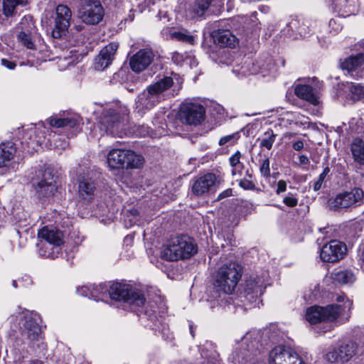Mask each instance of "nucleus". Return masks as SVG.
<instances>
[{
	"label": "nucleus",
	"mask_w": 364,
	"mask_h": 364,
	"mask_svg": "<svg viewBox=\"0 0 364 364\" xmlns=\"http://www.w3.org/2000/svg\"><path fill=\"white\" fill-rule=\"evenodd\" d=\"M213 38L215 42L220 46L232 48L237 43L236 37L230 30H218L215 33Z\"/></svg>",
	"instance_id": "obj_29"
},
{
	"label": "nucleus",
	"mask_w": 364,
	"mask_h": 364,
	"mask_svg": "<svg viewBox=\"0 0 364 364\" xmlns=\"http://www.w3.org/2000/svg\"><path fill=\"white\" fill-rule=\"evenodd\" d=\"M247 349L242 352L236 349L232 353L233 362L235 364H247L252 359V355H256L258 350V342L256 340L251 341L250 344H247Z\"/></svg>",
	"instance_id": "obj_25"
},
{
	"label": "nucleus",
	"mask_w": 364,
	"mask_h": 364,
	"mask_svg": "<svg viewBox=\"0 0 364 364\" xmlns=\"http://www.w3.org/2000/svg\"><path fill=\"white\" fill-rule=\"evenodd\" d=\"M292 147L296 151H300L304 148V143L301 140H298L293 144Z\"/></svg>",
	"instance_id": "obj_57"
},
{
	"label": "nucleus",
	"mask_w": 364,
	"mask_h": 364,
	"mask_svg": "<svg viewBox=\"0 0 364 364\" xmlns=\"http://www.w3.org/2000/svg\"><path fill=\"white\" fill-rule=\"evenodd\" d=\"M144 163V158L131 150L112 149L107 154V164L111 168H137Z\"/></svg>",
	"instance_id": "obj_9"
},
{
	"label": "nucleus",
	"mask_w": 364,
	"mask_h": 364,
	"mask_svg": "<svg viewBox=\"0 0 364 364\" xmlns=\"http://www.w3.org/2000/svg\"><path fill=\"white\" fill-rule=\"evenodd\" d=\"M358 352V345L355 342L348 341L341 344L337 348L330 350L326 357L331 363H344L349 361Z\"/></svg>",
	"instance_id": "obj_15"
},
{
	"label": "nucleus",
	"mask_w": 364,
	"mask_h": 364,
	"mask_svg": "<svg viewBox=\"0 0 364 364\" xmlns=\"http://www.w3.org/2000/svg\"><path fill=\"white\" fill-rule=\"evenodd\" d=\"M81 118L79 115L73 113L63 112L62 114L55 115L49 119V124L53 127H70L80 126Z\"/></svg>",
	"instance_id": "obj_22"
},
{
	"label": "nucleus",
	"mask_w": 364,
	"mask_h": 364,
	"mask_svg": "<svg viewBox=\"0 0 364 364\" xmlns=\"http://www.w3.org/2000/svg\"><path fill=\"white\" fill-rule=\"evenodd\" d=\"M96 191L95 181L89 177H82L79 180L78 193L80 198L87 202L92 200Z\"/></svg>",
	"instance_id": "obj_26"
},
{
	"label": "nucleus",
	"mask_w": 364,
	"mask_h": 364,
	"mask_svg": "<svg viewBox=\"0 0 364 364\" xmlns=\"http://www.w3.org/2000/svg\"><path fill=\"white\" fill-rule=\"evenodd\" d=\"M333 279L341 284H352L355 280V276L351 270H339L333 274Z\"/></svg>",
	"instance_id": "obj_33"
},
{
	"label": "nucleus",
	"mask_w": 364,
	"mask_h": 364,
	"mask_svg": "<svg viewBox=\"0 0 364 364\" xmlns=\"http://www.w3.org/2000/svg\"><path fill=\"white\" fill-rule=\"evenodd\" d=\"M17 28L20 30L19 32H24L26 33H33L35 32V26L33 21V18L31 16H23L20 23H18Z\"/></svg>",
	"instance_id": "obj_38"
},
{
	"label": "nucleus",
	"mask_w": 364,
	"mask_h": 364,
	"mask_svg": "<svg viewBox=\"0 0 364 364\" xmlns=\"http://www.w3.org/2000/svg\"><path fill=\"white\" fill-rule=\"evenodd\" d=\"M32 34L33 33L19 32L18 35V39L28 49H35V43L32 39Z\"/></svg>",
	"instance_id": "obj_43"
},
{
	"label": "nucleus",
	"mask_w": 364,
	"mask_h": 364,
	"mask_svg": "<svg viewBox=\"0 0 364 364\" xmlns=\"http://www.w3.org/2000/svg\"><path fill=\"white\" fill-rule=\"evenodd\" d=\"M151 132V129L149 127L143 124L135 126L133 132L138 136L144 137L149 136Z\"/></svg>",
	"instance_id": "obj_47"
},
{
	"label": "nucleus",
	"mask_w": 364,
	"mask_h": 364,
	"mask_svg": "<svg viewBox=\"0 0 364 364\" xmlns=\"http://www.w3.org/2000/svg\"><path fill=\"white\" fill-rule=\"evenodd\" d=\"M265 287V281L263 277L259 276L251 277L247 281L246 289L245 290L247 294V299L250 301L255 300L262 294Z\"/></svg>",
	"instance_id": "obj_23"
},
{
	"label": "nucleus",
	"mask_w": 364,
	"mask_h": 364,
	"mask_svg": "<svg viewBox=\"0 0 364 364\" xmlns=\"http://www.w3.org/2000/svg\"><path fill=\"white\" fill-rule=\"evenodd\" d=\"M251 338H252V334L247 333L242 339V345L247 344V341H250Z\"/></svg>",
	"instance_id": "obj_60"
},
{
	"label": "nucleus",
	"mask_w": 364,
	"mask_h": 364,
	"mask_svg": "<svg viewBox=\"0 0 364 364\" xmlns=\"http://www.w3.org/2000/svg\"><path fill=\"white\" fill-rule=\"evenodd\" d=\"M24 0H4L3 9L6 16H12L14 14L16 7L23 4Z\"/></svg>",
	"instance_id": "obj_40"
},
{
	"label": "nucleus",
	"mask_w": 364,
	"mask_h": 364,
	"mask_svg": "<svg viewBox=\"0 0 364 364\" xmlns=\"http://www.w3.org/2000/svg\"><path fill=\"white\" fill-rule=\"evenodd\" d=\"M125 117H121L114 109H105L99 120L100 129L102 133L122 137L127 134L125 128Z\"/></svg>",
	"instance_id": "obj_8"
},
{
	"label": "nucleus",
	"mask_w": 364,
	"mask_h": 364,
	"mask_svg": "<svg viewBox=\"0 0 364 364\" xmlns=\"http://www.w3.org/2000/svg\"><path fill=\"white\" fill-rule=\"evenodd\" d=\"M352 303L347 300L343 305L329 304L326 306H313L306 309L305 317L311 324L333 322L339 319L344 323L349 319Z\"/></svg>",
	"instance_id": "obj_2"
},
{
	"label": "nucleus",
	"mask_w": 364,
	"mask_h": 364,
	"mask_svg": "<svg viewBox=\"0 0 364 364\" xmlns=\"http://www.w3.org/2000/svg\"><path fill=\"white\" fill-rule=\"evenodd\" d=\"M168 30L171 38L176 39L183 43H187L191 45L194 43V36L191 35V33L187 30L183 29L178 31H172L171 29Z\"/></svg>",
	"instance_id": "obj_34"
},
{
	"label": "nucleus",
	"mask_w": 364,
	"mask_h": 364,
	"mask_svg": "<svg viewBox=\"0 0 364 364\" xmlns=\"http://www.w3.org/2000/svg\"><path fill=\"white\" fill-rule=\"evenodd\" d=\"M240 137L239 132H235L229 135L221 137L219 140L220 146H232L237 143Z\"/></svg>",
	"instance_id": "obj_42"
},
{
	"label": "nucleus",
	"mask_w": 364,
	"mask_h": 364,
	"mask_svg": "<svg viewBox=\"0 0 364 364\" xmlns=\"http://www.w3.org/2000/svg\"><path fill=\"white\" fill-rule=\"evenodd\" d=\"M8 320L13 331H18L29 341L38 339L41 334L40 316L37 314L18 313L17 315H11Z\"/></svg>",
	"instance_id": "obj_4"
},
{
	"label": "nucleus",
	"mask_w": 364,
	"mask_h": 364,
	"mask_svg": "<svg viewBox=\"0 0 364 364\" xmlns=\"http://www.w3.org/2000/svg\"><path fill=\"white\" fill-rule=\"evenodd\" d=\"M283 31L289 38H298L307 37L310 34L311 29L308 21L293 18L287 23Z\"/></svg>",
	"instance_id": "obj_21"
},
{
	"label": "nucleus",
	"mask_w": 364,
	"mask_h": 364,
	"mask_svg": "<svg viewBox=\"0 0 364 364\" xmlns=\"http://www.w3.org/2000/svg\"><path fill=\"white\" fill-rule=\"evenodd\" d=\"M154 55L149 49H141L130 58L129 65L135 73L145 70L153 61Z\"/></svg>",
	"instance_id": "obj_19"
},
{
	"label": "nucleus",
	"mask_w": 364,
	"mask_h": 364,
	"mask_svg": "<svg viewBox=\"0 0 364 364\" xmlns=\"http://www.w3.org/2000/svg\"><path fill=\"white\" fill-rule=\"evenodd\" d=\"M28 364H43V362L38 359L31 360Z\"/></svg>",
	"instance_id": "obj_62"
},
{
	"label": "nucleus",
	"mask_w": 364,
	"mask_h": 364,
	"mask_svg": "<svg viewBox=\"0 0 364 364\" xmlns=\"http://www.w3.org/2000/svg\"><path fill=\"white\" fill-rule=\"evenodd\" d=\"M118 47L117 43H110L105 46L95 59V69L102 70L107 68L112 63Z\"/></svg>",
	"instance_id": "obj_20"
},
{
	"label": "nucleus",
	"mask_w": 364,
	"mask_h": 364,
	"mask_svg": "<svg viewBox=\"0 0 364 364\" xmlns=\"http://www.w3.org/2000/svg\"><path fill=\"white\" fill-rule=\"evenodd\" d=\"M92 298L95 300H103L109 296V287L105 284H101L98 286H92Z\"/></svg>",
	"instance_id": "obj_37"
},
{
	"label": "nucleus",
	"mask_w": 364,
	"mask_h": 364,
	"mask_svg": "<svg viewBox=\"0 0 364 364\" xmlns=\"http://www.w3.org/2000/svg\"><path fill=\"white\" fill-rule=\"evenodd\" d=\"M109 297L112 300L123 301L131 306L132 310L144 305L145 298L144 295L129 285L115 282L109 286Z\"/></svg>",
	"instance_id": "obj_7"
},
{
	"label": "nucleus",
	"mask_w": 364,
	"mask_h": 364,
	"mask_svg": "<svg viewBox=\"0 0 364 364\" xmlns=\"http://www.w3.org/2000/svg\"><path fill=\"white\" fill-rule=\"evenodd\" d=\"M242 276L240 265L235 262L221 266L215 276L214 285L218 291L232 294Z\"/></svg>",
	"instance_id": "obj_5"
},
{
	"label": "nucleus",
	"mask_w": 364,
	"mask_h": 364,
	"mask_svg": "<svg viewBox=\"0 0 364 364\" xmlns=\"http://www.w3.org/2000/svg\"><path fill=\"white\" fill-rule=\"evenodd\" d=\"M330 172V168L326 166L323 168L322 173L318 176L316 181L314 182L313 189L314 191H318L322 187V185L325 181L326 177Z\"/></svg>",
	"instance_id": "obj_44"
},
{
	"label": "nucleus",
	"mask_w": 364,
	"mask_h": 364,
	"mask_svg": "<svg viewBox=\"0 0 364 364\" xmlns=\"http://www.w3.org/2000/svg\"><path fill=\"white\" fill-rule=\"evenodd\" d=\"M242 154L240 151H237L229 158V162L232 168V174L235 176L237 173L241 174L242 170L244 168V164L240 161Z\"/></svg>",
	"instance_id": "obj_36"
},
{
	"label": "nucleus",
	"mask_w": 364,
	"mask_h": 364,
	"mask_svg": "<svg viewBox=\"0 0 364 364\" xmlns=\"http://www.w3.org/2000/svg\"><path fill=\"white\" fill-rule=\"evenodd\" d=\"M329 27L331 28L335 33H338L341 30V26L340 23H337L335 19H331L329 21Z\"/></svg>",
	"instance_id": "obj_53"
},
{
	"label": "nucleus",
	"mask_w": 364,
	"mask_h": 364,
	"mask_svg": "<svg viewBox=\"0 0 364 364\" xmlns=\"http://www.w3.org/2000/svg\"><path fill=\"white\" fill-rule=\"evenodd\" d=\"M245 176H246V177H247L246 178H248V179H250V180H251V179H252V173H250L248 170L246 171V174H245Z\"/></svg>",
	"instance_id": "obj_63"
},
{
	"label": "nucleus",
	"mask_w": 364,
	"mask_h": 364,
	"mask_svg": "<svg viewBox=\"0 0 364 364\" xmlns=\"http://www.w3.org/2000/svg\"><path fill=\"white\" fill-rule=\"evenodd\" d=\"M72 13L65 5L60 4L55 9V26L52 31L53 38L65 35L70 26Z\"/></svg>",
	"instance_id": "obj_16"
},
{
	"label": "nucleus",
	"mask_w": 364,
	"mask_h": 364,
	"mask_svg": "<svg viewBox=\"0 0 364 364\" xmlns=\"http://www.w3.org/2000/svg\"><path fill=\"white\" fill-rule=\"evenodd\" d=\"M173 85L171 77L164 76L149 85L136 100V111L141 115L170 97L168 90Z\"/></svg>",
	"instance_id": "obj_1"
},
{
	"label": "nucleus",
	"mask_w": 364,
	"mask_h": 364,
	"mask_svg": "<svg viewBox=\"0 0 364 364\" xmlns=\"http://www.w3.org/2000/svg\"><path fill=\"white\" fill-rule=\"evenodd\" d=\"M18 282L23 287H28L33 284V280L29 275H24L18 279Z\"/></svg>",
	"instance_id": "obj_52"
},
{
	"label": "nucleus",
	"mask_w": 364,
	"mask_h": 364,
	"mask_svg": "<svg viewBox=\"0 0 364 364\" xmlns=\"http://www.w3.org/2000/svg\"><path fill=\"white\" fill-rule=\"evenodd\" d=\"M232 190L231 188H228L225 191H223L220 195L218 196V199H223L227 197H229L232 196Z\"/></svg>",
	"instance_id": "obj_55"
},
{
	"label": "nucleus",
	"mask_w": 364,
	"mask_h": 364,
	"mask_svg": "<svg viewBox=\"0 0 364 364\" xmlns=\"http://www.w3.org/2000/svg\"><path fill=\"white\" fill-rule=\"evenodd\" d=\"M287 182L284 180H279L277 183V188L275 190L277 195H280L282 193H284L287 190Z\"/></svg>",
	"instance_id": "obj_51"
},
{
	"label": "nucleus",
	"mask_w": 364,
	"mask_h": 364,
	"mask_svg": "<svg viewBox=\"0 0 364 364\" xmlns=\"http://www.w3.org/2000/svg\"><path fill=\"white\" fill-rule=\"evenodd\" d=\"M38 237L44 240L41 242L38 253L41 256L54 259L60 252L63 244V233L53 228L43 227L39 230Z\"/></svg>",
	"instance_id": "obj_6"
},
{
	"label": "nucleus",
	"mask_w": 364,
	"mask_h": 364,
	"mask_svg": "<svg viewBox=\"0 0 364 364\" xmlns=\"http://www.w3.org/2000/svg\"><path fill=\"white\" fill-rule=\"evenodd\" d=\"M283 203L289 208H294L298 204V198L294 194L289 193L283 198Z\"/></svg>",
	"instance_id": "obj_48"
},
{
	"label": "nucleus",
	"mask_w": 364,
	"mask_h": 364,
	"mask_svg": "<svg viewBox=\"0 0 364 364\" xmlns=\"http://www.w3.org/2000/svg\"><path fill=\"white\" fill-rule=\"evenodd\" d=\"M44 140L41 139H31L30 141H22L23 144L26 143L27 144V149L24 148V151L27 152H33L34 151H37V148L38 146H41L44 144Z\"/></svg>",
	"instance_id": "obj_45"
},
{
	"label": "nucleus",
	"mask_w": 364,
	"mask_h": 364,
	"mask_svg": "<svg viewBox=\"0 0 364 364\" xmlns=\"http://www.w3.org/2000/svg\"><path fill=\"white\" fill-rule=\"evenodd\" d=\"M269 164V159L268 158H265L262 161L261 165L259 166L260 173L265 178H268L271 176Z\"/></svg>",
	"instance_id": "obj_46"
},
{
	"label": "nucleus",
	"mask_w": 364,
	"mask_h": 364,
	"mask_svg": "<svg viewBox=\"0 0 364 364\" xmlns=\"http://www.w3.org/2000/svg\"><path fill=\"white\" fill-rule=\"evenodd\" d=\"M1 65L4 67L9 68V70H14L16 68V63L8 60L6 59H2L1 60Z\"/></svg>",
	"instance_id": "obj_54"
},
{
	"label": "nucleus",
	"mask_w": 364,
	"mask_h": 364,
	"mask_svg": "<svg viewBox=\"0 0 364 364\" xmlns=\"http://www.w3.org/2000/svg\"><path fill=\"white\" fill-rule=\"evenodd\" d=\"M269 364H306L294 350L284 346L274 347L269 353Z\"/></svg>",
	"instance_id": "obj_12"
},
{
	"label": "nucleus",
	"mask_w": 364,
	"mask_h": 364,
	"mask_svg": "<svg viewBox=\"0 0 364 364\" xmlns=\"http://www.w3.org/2000/svg\"><path fill=\"white\" fill-rule=\"evenodd\" d=\"M334 9L342 16H350L355 12L354 0H332Z\"/></svg>",
	"instance_id": "obj_30"
},
{
	"label": "nucleus",
	"mask_w": 364,
	"mask_h": 364,
	"mask_svg": "<svg viewBox=\"0 0 364 364\" xmlns=\"http://www.w3.org/2000/svg\"><path fill=\"white\" fill-rule=\"evenodd\" d=\"M48 141L53 144L54 149H65L68 146V138L65 136H60L56 134H50Z\"/></svg>",
	"instance_id": "obj_39"
},
{
	"label": "nucleus",
	"mask_w": 364,
	"mask_h": 364,
	"mask_svg": "<svg viewBox=\"0 0 364 364\" xmlns=\"http://www.w3.org/2000/svg\"><path fill=\"white\" fill-rule=\"evenodd\" d=\"M346 252L347 247L345 243L333 240L322 247L320 258L324 262L335 263L342 259Z\"/></svg>",
	"instance_id": "obj_14"
},
{
	"label": "nucleus",
	"mask_w": 364,
	"mask_h": 364,
	"mask_svg": "<svg viewBox=\"0 0 364 364\" xmlns=\"http://www.w3.org/2000/svg\"><path fill=\"white\" fill-rule=\"evenodd\" d=\"M295 95L302 100H304L314 105L319 103L317 96L314 92L311 86L307 85H297L294 88Z\"/></svg>",
	"instance_id": "obj_28"
},
{
	"label": "nucleus",
	"mask_w": 364,
	"mask_h": 364,
	"mask_svg": "<svg viewBox=\"0 0 364 364\" xmlns=\"http://www.w3.org/2000/svg\"><path fill=\"white\" fill-rule=\"evenodd\" d=\"M197 246L188 235L169 239L163 246L161 257L167 261L188 259L197 252Z\"/></svg>",
	"instance_id": "obj_3"
},
{
	"label": "nucleus",
	"mask_w": 364,
	"mask_h": 364,
	"mask_svg": "<svg viewBox=\"0 0 364 364\" xmlns=\"http://www.w3.org/2000/svg\"><path fill=\"white\" fill-rule=\"evenodd\" d=\"M43 179L40 181H33V186L38 197H47L53 194L55 185L53 177H50L49 172L45 171L43 173Z\"/></svg>",
	"instance_id": "obj_24"
},
{
	"label": "nucleus",
	"mask_w": 364,
	"mask_h": 364,
	"mask_svg": "<svg viewBox=\"0 0 364 364\" xmlns=\"http://www.w3.org/2000/svg\"><path fill=\"white\" fill-rule=\"evenodd\" d=\"M129 212L134 218H135L139 215V212L136 209H132Z\"/></svg>",
	"instance_id": "obj_61"
},
{
	"label": "nucleus",
	"mask_w": 364,
	"mask_h": 364,
	"mask_svg": "<svg viewBox=\"0 0 364 364\" xmlns=\"http://www.w3.org/2000/svg\"><path fill=\"white\" fill-rule=\"evenodd\" d=\"M364 63V53H360L355 55H351L346 58L341 64L343 70L348 73L355 71Z\"/></svg>",
	"instance_id": "obj_31"
},
{
	"label": "nucleus",
	"mask_w": 364,
	"mask_h": 364,
	"mask_svg": "<svg viewBox=\"0 0 364 364\" xmlns=\"http://www.w3.org/2000/svg\"><path fill=\"white\" fill-rule=\"evenodd\" d=\"M364 203V191L354 188L350 191H343L328 200V205L333 210H343Z\"/></svg>",
	"instance_id": "obj_10"
},
{
	"label": "nucleus",
	"mask_w": 364,
	"mask_h": 364,
	"mask_svg": "<svg viewBox=\"0 0 364 364\" xmlns=\"http://www.w3.org/2000/svg\"><path fill=\"white\" fill-rule=\"evenodd\" d=\"M16 154L15 145L8 141L0 144V168L9 167L13 165V160Z\"/></svg>",
	"instance_id": "obj_27"
},
{
	"label": "nucleus",
	"mask_w": 364,
	"mask_h": 364,
	"mask_svg": "<svg viewBox=\"0 0 364 364\" xmlns=\"http://www.w3.org/2000/svg\"><path fill=\"white\" fill-rule=\"evenodd\" d=\"M239 185L245 190H255V185L253 181L246 178L240 180Z\"/></svg>",
	"instance_id": "obj_49"
},
{
	"label": "nucleus",
	"mask_w": 364,
	"mask_h": 364,
	"mask_svg": "<svg viewBox=\"0 0 364 364\" xmlns=\"http://www.w3.org/2000/svg\"><path fill=\"white\" fill-rule=\"evenodd\" d=\"M205 108L198 103L186 102L181 105L179 116L181 120L190 125H198L205 119Z\"/></svg>",
	"instance_id": "obj_13"
},
{
	"label": "nucleus",
	"mask_w": 364,
	"mask_h": 364,
	"mask_svg": "<svg viewBox=\"0 0 364 364\" xmlns=\"http://www.w3.org/2000/svg\"><path fill=\"white\" fill-rule=\"evenodd\" d=\"M345 87L349 90L350 98L353 101L359 100L364 97V87L363 85L346 82Z\"/></svg>",
	"instance_id": "obj_35"
},
{
	"label": "nucleus",
	"mask_w": 364,
	"mask_h": 364,
	"mask_svg": "<svg viewBox=\"0 0 364 364\" xmlns=\"http://www.w3.org/2000/svg\"><path fill=\"white\" fill-rule=\"evenodd\" d=\"M359 257V263L360 264V267L364 269V247L362 252L358 255Z\"/></svg>",
	"instance_id": "obj_59"
},
{
	"label": "nucleus",
	"mask_w": 364,
	"mask_h": 364,
	"mask_svg": "<svg viewBox=\"0 0 364 364\" xmlns=\"http://www.w3.org/2000/svg\"><path fill=\"white\" fill-rule=\"evenodd\" d=\"M351 151L355 160L364 165V141L363 139H354L351 144Z\"/></svg>",
	"instance_id": "obj_32"
},
{
	"label": "nucleus",
	"mask_w": 364,
	"mask_h": 364,
	"mask_svg": "<svg viewBox=\"0 0 364 364\" xmlns=\"http://www.w3.org/2000/svg\"><path fill=\"white\" fill-rule=\"evenodd\" d=\"M232 71L237 75H241V76H245L248 74L247 70L244 66H242L240 70L233 69Z\"/></svg>",
	"instance_id": "obj_56"
},
{
	"label": "nucleus",
	"mask_w": 364,
	"mask_h": 364,
	"mask_svg": "<svg viewBox=\"0 0 364 364\" xmlns=\"http://www.w3.org/2000/svg\"><path fill=\"white\" fill-rule=\"evenodd\" d=\"M78 16L86 24L99 23L105 15L100 0H79Z\"/></svg>",
	"instance_id": "obj_11"
},
{
	"label": "nucleus",
	"mask_w": 364,
	"mask_h": 364,
	"mask_svg": "<svg viewBox=\"0 0 364 364\" xmlns=\"http://www.w3.org/2000/svg\"><path fill=\"white\" fill-rule=\"evenodd\" d=\"M77 291L79 294L87 296V297H92L91 291H92V286L87 287V286H82L80 288L77 289Z\"/></svg>",
	"instance_id": "obj_50"
},
{
	"label": "nucleus",
	"mask_w": 364,
	"mask_h": 364,
	"mask_svg": "<svg viewBox=\"0 0 364 364\" xmlns=\"http://www.w3.org/2000/svg\"><path fill=\"white\" fill-rule=\"evenodd\" d=\"M221 0H193L186 10L188 17L191 19L203 18L212 7L218 6Z\"/></svg>",
	"instance_id": "obj_17"
},
{
	"label": "nucleus",
	"mask_w": 364,
	"mask_h": 364,
	"mask_svg": "<svg viewBox=\"0 0 364 364\" xmlns=\"http://www.w3.org/2000/svg\"><path fill=\"white\" fill-rule=\"evenodd\" d=\"M12 286L16 289L18 288V282L16 280H13L12 282Z\"/></svg>",
	"instance_id": "obj_64"
},
{
	"label": "nucleus",
	"mask_w": 364,
	"mask_h": 364,
	"mask_svg": "<svg viewBox=\"0 0 364 364\" xmlns=\"http://www.w3.org/2000/svg\"><path fill=\"white\" fill-rule=\"evenodd\" d=\"M299 162L301 164L307 165L309 164V159L306 156L301 155L299 156Z\"/></svg>",
	"instance_id": "obj_58"
},
{
	"label": "nucleus",
	"mask_w": 364,
	"mask_h": 364,
	"mask_svg": "<svg viewBox=\"0 0 364 364\" xmlns=\"http://www.w3.org/2000/svg\"><path fill=\"white\" fill-rule=\"evenodd\" d=\"M216 176L206 173L197 178L192 185V193L196 196H204L215 191Z\"/></svg>",
	"instance_id": "obj_18"
},
{
	"label": "nucleus",
	"mask_w": 364,
	"mask_h": 364,
	"mask_svg": "<svg viewBox=\"0 0 364 364\" xmlns=\"http://www.w3.org/2000/svg\"><path fill=\"white\" fill-rule=\"evenodd\" d=\"M276 136L272 129H269L264 132L263 138L260 140L259 146L270 150L276 140Z\"/></svg>",
	"instance_id": "obj_41"
}]
</instances>
